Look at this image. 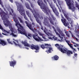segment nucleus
I'll use <instances>...</instances> for the list:
<instances>
[{
	"mask_svg": "<svg viewBox=\"0 0 79 79\" xmlns=\"http://www.w3.org/2000/svg\"><path fill=\"white\" fill-rule=\"evenodd\" d=\"M22 43L24 45L25 47H29V44L27 42H26V41L23 42Z\"/></svg>",
	"mask_w": 79,
	"mask_h": 79,
	"instance_id": "23",
	"label": "nucleus"
},
{
	"mask_svg": "<svg viewBox=\"0 0 79 79\" xmlns=\"http://www.w3.org/2000/svg\"><path fill=\"white\" fill-rule=\"evenodd\" d=\"M48 2L51 8H52L53 12H54V13L56 14V16H58L59 13H58V11L56 10V9L55 8H53V6H52V4H50V3H49V2Z\"/></svg>",
	"mask_w": 79,
	"mask_h": 79,
	"instance_id": "10",
	"label": "nucleus"
},
{
	"mask_svg": "<svg viewBox=\"0 0 79 79\" xmlns=\"http://www.w3.org/2000/svg\"><path fill=\"white\" fill-rule=\"evenodd\" d=\"M27 36L28 37H33V39L36 41L39 42L40 41H43L42 40L40 37L38 36V34L32 35V34L30 33H28Z\"/></svg>",
	"mask_w": 79,
	"mask_h": 79,
	"instance_id": "5",
	"label": "nucleus"
},
{
	"mask_svg": "<svg viewBox=\"0 0 79 79\" xmlns=\"http://www.w3.org/2000/svg\"><path fill=\"white\" fill-rule=\"evenodd\" d=\"M52 27L54 29V31L56 33V35H58L59 38H60V40H63V37L62 35L61 36V35H60V34L58 33V32H57V31L56 30V29H55L54 27Z\"/></svg>",
	"mask_w": 79,
	"mask_h": 79,
	"instance_id": "12",
	"label": "nucleus"
},
{
	"mask_svg": "<svg viewBox=\"0 0 79 79\" xmlns=\"http://www.w3.org/2000/svg\"><path fill=\"white\" fill-rule=\"evenodd\" d=\"M18 25H19V27H21V28H22L23 27V26H22V25H21V24H20L19 22L18 23V24H17V26L18 29H18L19 30V29L20 28V27H18Z\"/></svg>",
	"mask_w": 79,
	"mask_h": 79,
	"instance_id": "29",
	"label": "nucleus"
},
{
	"mask_svg": "<svg viewBox=\"0 0 79 79\" xmlns=\"http://www.w3.org/2000/svg\"><path fill=\"white\" fill-rule=\"evenodd\" d=\"M64 40L66 42V43H67V44H68V45H69V42H70V41H68V40L65 39Z\"/></svg>",
	"mask_w": 79,
	"mask_h": 79,
	"instance_id": "40",
	"label": "nucleus"
},
{
	"mask_svg": "<svg viewBox=\"0 0 79 79\" xmlns=\"http://www.w3.org/2000/svg\"><path fill=\"white\" fill-rule=\"evenodd\" d=\"M62 36H63V37H64V35L63 34V35H62Z\"/></svg>",
	"mask_w": 79,
	"mask_h": 79,
	"instance_id": "62",
	"label": "nucleus"
},
{
	"mask_svg": "<svg viewBox=\"0 0 79 79\" xmlns=\"http://www.w3.org/2000/svg\"><path fill=\"white\" fill-rule=\"evenodd\" d=\"M48 39H51L52 37H49L48 38Z\"/></svg>",
	"mask_w": 79,
	"mask_h": 79,
	"instance_id": "59",
	"label": "nucleus"
},
{
	"mask_svg": "<svg viewBox=\"0 0 79 79\" xmlns=\"http://www.w3.org/2000/svg\"><path fill=\"white\" fill-rule=\"evenodd\" d=\"M9 14L10 15H12V13H11V12H10Z\"/></svg>",
	"mask_w": 79,
	"mask_h": 79,
	"instance_id": "53",
	"label": "nucleus"
},
{
	"mask_svg": "<svg viewBox=\"0 0 79 79\" xmlns=\"http://www.w3.org/2000/svg\"><path fill=\"white\" fill-rule=\"evenodd\" d=\"M18 19L19 20L20 23H23V20H22V19H21L20 17H19Z\"/></svg>",
	"mask_w": 79,
	"mask_h": 79,
	"instance_id": "41",
	"label": "nucleus"
},
{
	"mask_svg": "<svg viewBox=\"0 0 79 79\" xmlns=\"http://www.w3.org/2000/svg\"><path fill=\"white\" fill-rule=\"evenodd\" d=\"M30 19L32 23H33V20L32 19Z\"/></svg>",
	"mask_w": 79,
	"mask_h": 79,
	"instance_id": "56",
	"label": "nucleus"
},
{
	"mask_svg": "<svg viewBox=\"0 0 79 79\" xmlns=\"http://www.w3.org/2000/svg\"><path fill=\"white\" fill-rule=\"evenodd\" d=\"M32 25L33 27L34 28H35V23H34V22H32Z\"/></svg>",
	"mask_w": 79,
	"mask_h": 79,
	"instance_id": "43",
	"label": "nucleus"
},
{
	"mask_svg": "<svg viewBox=\"0 0 79 79\" xmlns=\"http://www.w3.org/2000/svg\"><path fill=\"white\" fill-rule=\"evenodd\" d=\"M41 29H42V30H44V28H43V27H41Z\"/></svg>",
	"mask_w": 79,
	"mask_h": 79,
	"instance_id": "60",
	"label": "nucleus"
},
{
	"mask_svg": "<svg viewBox=\"0 0 79 79\" xmlns=\"http://www.w3.org/2000/svg\"><path fill=\"white\" fill-rule=\"evenodd\" d=\"M51 16L53 21H55V20L56 19V18L54 17V16H53V15H51Z\"/></svg>",
	"mask_w": 79,
	"mask_h": 79,
	"instance_id": "39",
	"label": "nucleus"
},
{
	"mask_svg": "<svg viewBox=\"0 0 79 79\" xmlns=\"http://www.w3.org/2000/svg\"><path fill=\"white\" fill-rule=\"evenodd\" d=\"M15 42H16L17 44H18V40H15Z\"/></svg>",
	"mask_w": 79,
	"mask_h": 79,
	"instance_id": "52",
	"label": "nucleus"
},
{
	"mask_svg": "<svg viewBox=\"0 0 79 79\" xmlns=\"http://www.w3.org/2000/svg\"><path fill=\"white\" fill-rule=\"evenodd\" d=\"M57 0V2L58 3V4L60 6L61 4H62V2L60 1V0Z\"/></svg>",
	"mask_w": 79,
	"mask_h": 79,
	"instance_id": "33",
	"label": "nucleus"
},
{
	"mask_svg": "<svg viewBox=\"0 0 79 79\" xmlns=\"http://www.w3.org/2000/svg\"><path fill=\"white\" fill-rule=\"evenodd\" d=\"M40 47L41 48H42V49H43V50H44V49L45 48V46H44V44L41 45Z\"/></svg>",
	"mask_w": 79,
	"mask_h": 79,
	"instance_id": "36",
	"label": "nucleus"
},
{
	"mask_svg": "<svg viewBox=\"0 0 79 79\" xmlns=\"http://www.w3.org/2000/svg\"><path fill=\"white\" fill-rule=\"evenodd\" d=\"M44 32L46 33V35H48V37H50V36L52 35V31L50 30H49L48 31L46 30H44Z\"/></svg>",
	"mask_w": 79,
	"mask_h": 79,
	"instance_id": "15",
	"label": "nucleus"
},
{
	"mask_svg": "<svg viewBox=\"0 0 79 79\" xmlns=\"http://www.w3.org/2000/svg\"><path fill=\"white\" fill-rule=\"evenodd\" d=\"M10 66L14 67V66L16 64V61L15 60H13V61H9Z\"/></svg>",
	"mask_w": 79,
	"mask_h": 79,
	"instance_id": "14",
	"label": "nucleus"
},
{
	"mask_svg": "<svg viewBox=\"0 0 79 79\" xmlns=\"http://www.w3.org/2000/svg\"><path fill=\"white\" fill-rule=\"evenodd\" d=\"M39 34H40V35H41V36H42L43 35L42 34V33H41L40 32H39Z\"/></svg>",
	"mask_w": 79,
	"mask_h": 79,
	"instance_id": "48",
	"label": "nucleus"
},
{
	"mask_svg": "<svg viewBox=\"0 0 79 79\" xmlns=\"http://www.w3.org/2000/svg\"><path fill=\"white\" fill-rule=\"evenodd\" d=\"M7 41L9 44H13V43H12L10 41V39H7Z\"/></svg>",
	"mask_w": 79,
	"mask_h": 79,
	"instance_id": "38",
	"label": "nucleus"
},
{
	"mask_svg": "<svg viewBox=\"0 0 79 79\" xmlns=\"http://www.w3.org/2000/svg\"><path fill=\"white\" fill-rule=\"evenodd\" d=\"M72 49H73V50L74 51H75V52H77V51H76V48H73Z\"/></svg>",
	"mask_w": 79,
	"mask_h": 79,
	"instance_id": "51",
	"label": "nucleus"
},
{
	"mask_svg": "<svg viewBox=\"0 0 79 79\" xmlns=\"http://www.w3.org/2000/svg\"><path fill=\"white\" fill-rule=\"evenodd\" d=\"M43 39H46V38H45V37L44 36H43Z\"/></svg>",
	"mask_w": 79,
	"mask_h": 79,
	"instance_id": "58",
	"label": "nucleus"
},
{
	"mask_svg": "<svg viewBox=\"0 0 79 79\" xmlns=\"http://www.w3.org/2000/svg\"><path fill=\"white\" fill-rule=\"evenodd\" d=\"M18 32L19 33H20V34H23V35H25V36H26V37H28V39H30V38L27 35V33H26V32H25V31L22 32V31H21L20 30H19V29H18Z\"/></svg>",
	"mask_w": 79,
	"mask_h": 79,
	"instance_id": "20",
	"label": "nucleus"
},
{
	"mask_svg": "<svg viewBox=\"0 0 79 79\" xmlns=\"http://www.w3.org/2000/svg\"><path fill=\"white\" fill-rule=\"evenodd\" d=\"M71 43L73 44H74L75 45H76V43L75 42H74V41H71Z\"/></svg>",
	"mask_w": 79,
	"mask_h": 79,
	"instance_id": "46",
	"label": "nucleus"
},
{
	"mask_svg": "<svg viewBox=\"0 0 79 79\" xmlns=\"http://www.w3.org/2000/svg\"><path fill=\"white\" fill-rule=\"evenodd\" d=\"M76 7H77V8H79V5L78 4H77V3L76 4Z\"/></svg>",
	"mask_w": 79,
	"mask_h": 79,
	"instance_id": "44",
	"label": "nucleus"
},
{
	"mask_svg": "<svg viewBox=\"0 0 79 79\" xmlns=\"http://www.w3.org/2000/svg\"><path fill=\"white\" fill-rule=\"evenodd\" d=\"M77 36H78V37H79V34H77Z\"/></svg>",
	"mask_w": 79,
	"mask_h": 79,
	"instance_id": "61",
	"label": "nucleus"
},
{
	"mask_svg": "<svg viewBox=\"0 0 79 79\" xmlns=\"http://www.w3.org/2000/svg\"><path fill=\"white\" fill-rule=\"evenodd\" d=\"M77 48V49H78V50L79 51V48Z\"/></svg>",
	"mask_w": 79,
	"mask_h": 79,
	"instance_id": "63",
	"label": "nucleus"
},
{
	"mask_svg": "<svg viewBox=\"0 0 79 79\" xmlns=\"http://www.w3.org/2000/svg\"><path fill=\"white\" fill-rule=\"evenodd\" d=\"M57 30L60 34H61L62 33V31H61V29H60L59 28H57Z\"/></svg>",
	"mask_w": 79,
	"mask_h": 79,
	"instance_id": "34",
	"label": "nucleus"
},
{
	"mask_svg": "<svg viewBox=\"0 0 79 79\" xmlns=\"http://www.w3.org/2000/svg\"><path fill=\"white\" fill-rule=\"evenodd\" d=\"M33 15L34 16V17H35V18L36 21L37 23H39L40 25H41V22H40L39 21V18L37 17V16L36 14L34 13Z\"/></svg>",
	"mask_w": 79,
	"mask_h": 79,
	"instance_id": "19",
	"label": "nucleus"
},
{
	"mask_svg": "<svg viewBox=\"0 0 79 79\" xmlns=\"http://www.w3.org/2000/svg\"><path fill=\"white\" fill-rule=\"evenodd\" d=\"M16 15L15 14L13 16V18L15 23L16 26H18V23L19 22V21H18V19H15L16 18Z\"/></svg>",
	"mask_w": 79,
	"mask_h": 79,
	"instance_id": "16",
	"label": "nucleus"
},
{
	"mask_svg": "<svg viewBox=\"0 0 79 79\" xmlns=\"http://www.w3.org/2000/svg\"><path fill=\"white\" fill-rule=\"evenodd\" d=\"M1 44L3 46H5L6 45V42L5 41L0 39V45Z\"/></svg>",
	"mask_w": 79,
	"mask_h": 79,
	"instance_id": "21",
	"label": "nucleus"
},
{
	"mask_svg": "<svg viewBox=\"0 0 79 79\" xmlns=\"http://www.w3.org/2000/svg\"><path fill=\"white\" fill-rule=\"evenodd\" d=\"M64 16L65 18L69 21H71V18L69 17V15L68 14L64 13Z\"/></svg>",
	"mask_w": 79,
	"mask_h": 79,
	"instance_id": "17",
	"label": "nucleus"
},
{
	"mask_svg": "<svg viewBox=\"0 0 79 79\" xmlns=\"http://www.w3.org/2000/svg\"><path fill=\"white\" fill-rule=\"evenodd\" d=\"M75 45H74V47H79V45H78V44H76Z\"/></svg>",
	"mask_w": 79,
	"mask_h": 79,
	"instance_id": "45",
	"label": "nucleus"
},
{
	"mask_svg": "<svg viewBox=\"0 0 79 79\" xmlns=\"http://www.w3.org/2000/svg\"><path fill=\"white\" fill-rule=\"evenodd\" d=\"M0 15L6 27L10 26L11 25V23L10 21L8 20V19L7 18V16H8V15L3 11H2L0 12Z\"/></svg>",
	"mask_w": 79,
	"mask_h": 79,
	"instance_id": "1",
	"label": "nucleus"
},
{
	"mask_svg": "<svg viewBox=\"0 0 79 79\" xmlns=\"http://www.w3.org/2000/svg\"><path fill=\"white\" fill-rule=\"evenodd\" d=\"M25 5L27 9H28V10H30V11L32 13H33V11L32 9H31V7H30V6H29V5L27 3H25Z\"/></svg>",
	"mask_w": 79,
	"mask_h": 79,
	"instance_id": "18",
	"label": "nucleus"
},
{
	"mask_svg": "<svg viewBox=\"0 0 79 79\" xmlns=\"http://www.w3.org/2000/svg\"><path fill=\"white\" fill-rule=\"evenodd\" d=\"M61 17L62 19H61V21L63 23L64 25L66 27L67 26H68V25H69V23L67 22H66V19H64V17L63 16V15H61Z\"/></svg>",
	"mask_w": 79,
	"mask_h": 79,
	"instance_id": "8",
	"label": "nucleus"
},
{
	"mask_svg": "<svg viewBox=\"0 0 79 79\" xmlns=\"http://www.w3.org/2000/svg\"><path fill=\"white\" fill-rule=\"evenodd\" d=\"M44 23L45 26H47L48 27H50V24L48 22H44Z\"/></svg>",
	"mask_w": 79,
	"mask_h": 79,
	"instance_id": "28",
	"label": "nucleus"
},
{
	"mask_svg": "<svg viewBox=\"0 0 79 79\" xmlns=\"http://www.w3.org/2000/svg\"><path fill=\"white\" fill-rule=\"evenodd\" d=\"M18 11L19 10V12L20 14L22 15V16H23L24 18L26 20H28L27 19V17H26V15H25V12L24 11V7L22 5H20L18 7V8L17 9Z\"/></svg>",
	"mask_w": 79,
	"mask_h": 79,
	"instance_id": "4",
	"label": "nucleus"
},
{
	"mask_svg": "<svg viewBox=\"0 0 79 79\" xmlns=\"http://www.w3.org/2000/svg\"><path fill=\"white\" fill-rule=\"evenodd\" d=\"M25 23L26 24L27 26L30 30H31V31H34V29L32 26V24H28V22L27 21H25Z\"/></svg>",
	"mask_w": 79,
	"mask_h": 79,
	"instance_id": "13",
	"label": "nucleus"
},
{
	"mask_svg": "<svg viewBox=\"0 0 79 79\" xmlns=\"http://www.w3.org/2000/svg\"><path fill=\"white\" fill-rule=\"evenodd\" d=\"M32 50H35V52L38 53L39 52V47L38 45H34V44H32L31 45L29 44V47Z\"/></svg>",
	"mask_w": 79,
	"mask_h": 79,
	"instance_id": "6",
	"label": "nucleus"
},
{
	"mask_svg": "<svg viewBox=\"0 0 79 79\" xmlns=\"http://www.w3.org/2000/svg\"><path fill=\"white\" fill-rule=\"evenodd\" d=\"M56 47H57V49L61 51V52L63 53H67L68 56H71V54H73V52L70 50H68V49L66 48H63L61 47L60 46V45L58 44H55Z\"/></svg>",
	"mask_w": 79,
	"mask_h": 79,
	"instance_id": "3",
	"label": "nucleus"
},
{
	"mask_svg": "<svg viewBox=\"0 0 79 79\" xmlns=\"http://www.w3.org/2000/svg\"><path fill=\"white\" fill-rule=\"evenodd\" d=\"M61 17L62 19H61V21L63 23L64 25L66 27L67 26H68V25H69V23L67 22H66V19H64V17L63 16V15H61Z\"/></svg>",
	"mask_w": 79,
	"mask_h": 79,
	"instance_id": "9",
	"label": "nucleus"
},
{
	"mask_svg": "<svg viewBox=\"0 0 79 79\" xmlns=\"http://www.w3.org/2000/svg\"><path fill=\"white\" fill-rule=\"evenodd\" d=\"M25 48H26V49H27V50H29V48L27 47H25Z\"/></svg>",
	"mask_w": 79,
	"mask_h": 79,
	"instance_id": "55",
	"label": "nucleus"
},
{
	"mask_svg": "<svg viewBox=\"0 0 79 79\" xmlns=\"http://www.w3.org/2000/svg\"><path fill=\"white\" fill-rule=\"evenodd\" d=\"M10 10H11V11H12V13H13V12H14V11H13V9H10Z\"/></svg>",
	"mask_w": 79,
	"mask_h": 79,
	"instance_id": "49",
	"label": "nucleus"
},
{
	"mask_svg": "<svg viewBox=\"0 0 79 79\" xmlns=\"http://www.w3.org/2000/svg\"><path fill=\"white\" fill-rule=\"evenodd\" d=\"M39 18L40 19H44V15H41L39 16Z\"/></svg>",
	"mask_w": 79,
	"mask_h": 79,
	"instance_id": "32",
	"label": "nucleus"
},
{
	"mask_svg": "<svg viewBox=\"0 0 79 79\" xmlns=\"http://www.w3.org/2000/svg\"><path fill=\"white\" fill-rule=\"evenodd\" d=\"M52 38H53V39L54 40H58V41H59L60 42H61V41H63V40H61V39H60V38H59V39H60V40L58 39V38L56 37L55 36L53 37Z\"/></svg>",
	"mask_w": 79,
	"mask_h": 79,
	"instance_id": "26",
	"label": "nucleus"
},
{
	"mask_svg": "<svg viewBox=\"0 0 79 79\" xmlns=\"http://www.w3.org/2000/svg\"><path fill=\"white\" fill-rule=\"evenodd\" d=\"M65 34H66V35L68 37H70V33L72 35V32L71 31H69V32L67 31H66L65 32Z\"/></svg>",
	"mask_w": 79,
	"mask_h": 79,
	"instance_id": "22",
	"label": "nucleus"
},
{
	"mask_svg": "<svg viewBox=\"0 0 79 79\" xmlns=\"http://www.w3.org/2000/svg\"><path fill=\"white\" fill-rule=\"evenodd\" d=\"M37 3L40 6L41 9L42 10V11L44 12V13L46 14V15H49V13H50L51 12L50 11V10H47V7L45 6V4L42 1V0H37Z\"/></svg>",
	"mask_w": 79,
	"mask_h": 79,
	"instance_id": "2",
	"label": "nucleus"
},
{
	"mask_svg": "<svg viewBox=\"0 0 79 79\" xmlns=\"http://www.w3.org/2000/svg\"><path fill=\"white\" fill-rule=\"evenodd\" d=\"M4 32H6L7 34H9L10 33V32L9 31H6L5 30H4Z\"/></svg>",
	"mask_w": 79,
	"mask_h": 79,
	"instance_id": "47",
	"label": "nucleus"
},
{
	"mask_svg": "<svg viewBox=\"0 0 79 79\" xmlns=\"http://www.w3.org/2000/svg\"><path fill=\"white\" fill-rule=\"evenodd\" d=\"M2 34H3V35H6V34H4L3 33H2Z\"/></svg>",
	"mask_w": 79,
	"mask_h": 79,
	"instance_id": "57",
	"label": "nucleus"
},
{
	"mask_svg": "<svg viewBox=\"0 0 79 79\" xmlns=\"http://www.w3.org/2000/svg\"><path fill=\"white\" fill-rule=\"evenodd\" d=\"M53 0V1H54V3L56 4V5L58 7V8L59 10V11L60 12H61V9H60V8L59 6H58V4H57V3L56 2V0Z\"/></svg>",
	"mask_w": 79,
	"mask_h": 79,
	"instance_id": "25",
	"label": "nucleus"
},
{
	"mask_svg": "<svg viewBox=\"0 0 79 79\" xmlns=\"http://www.w3.org/2000/svg\"><path fill=\"white\" fill-rule=\"evenodd\" d=\"M9 0V1H10V2H11V3H13V0Z\"/></svg>",
	"mask_w": 79,
	"mask_h": 79,
	"instance_id": "54",
	"label": "nucleus"
},
{
	"mask_svg": "<svg viewBox=\"0 0 79 79\" xmlns=\"http://www.w3.org/2000/svg\"><path fill=\"white\" fill-rule=\"evenodd\" d=\"M44 46H45L46 48H48V50H46L45 51L46 52H47L48 54L49 53H52V48L50 47H49V45L48 44H45Z\"/></svg>",
	"mask_w": 79,
	"mask_h": 79,
	"instance_id": "11",
	"label": "nucleus"
},
{
	"mask_svg": "<svg viewBox=\"0 0 79 79\" xmlns=\"http://www.w3.org/2000/svg\"><path fill=\"white\" fill-rule=\"evenodd\" d=\"M49 21L51 24H52V25H54V23L52 19H50Z\"/></svg>",
	"mask_w": 79,
	"mask_h": 79,
	"instance_id": "37",
	"label": "nucleus"
},
{
	"mask_svg": "<svg viewBox=\"0 0 79 79\" xmlns=\"http://www.w3.org/2000/svg\"><path fill=\"white\" fill-rule=\"evenodd\" d=\"M26 13L27 15L28 16L29 18H31V15L29 11H26Z\"/></svg>",
	"mask_w": 79,
	"mask_h": 79,
	"instance_id": "27",
	"label": "nucleus"
},
{
	"mask_svg": "<svg viewBox=\"0 0 79 79\" xmlns=\"http://www.w3.org/2000/svg\"><path fill=\"white\" fill-rule=\"evenodd\" d=\"M52 59H54V60H58L59 59V57L57 55H55L53 57H52Z\"/></svg>",
	"mask_w": 79,
	"mask_h": 79,
	"instance_id": "24",
	"label": "nucleus"
},
{
	"mask_svg": "<svg viewBox=\"0 0 79 79\" xmlns=\"http://www.w3.org/2000/svg\"><path fill=\"white\" fill-rule=\"evenodd\" d=\"M74 56H77V53H76L75 54H74Z\"/></svg>",
	"mask_w": 79,
	"mask_h": 79,
	"instance_id": "50",
	"label": "nucleus"
},
{
	"mask_svg": "<svg viewBox=\"0 0 79 79\" xmlns=\"http://www.w3.org/2000/svg\"><path fill=\"white\" fill-rule=\"evenodd\" d=\"M11 32H12V33H10V35H11L15 37H17V35H15V34L13 33V31H11Z\"/></svg>",
	"mask_w": 79,
	"mask_h": 79,
	"instance_id": "30",
	"label": "nucleus"
},
{
	"mask_svg": "<svg viewBox=\"0 0 79 79\" xmlns=\"http://www.w3.org/2000/svg\"><path fill=\"white\" fill-rule=\"evenodd\" d=\"M69 47H70V48H71L73 49V47L72 46L73 45V44H69L68 45Z\"/></svg>",
	"mask_w": 79,
	"mask_h": 79,
	"instance_id": "42",
	"label": "nucleus"
},
{
	"mask_svg": "<svg viewBox=\"0 0 79 79\" xmlns=\"http://www.w3.org/2000/svg\"><path fill=\"white\" fill-rule=\"evenodd\" d=\"M67 4V5L69 7V9H71L72 11H74L75 10V7H74V6H72L71 5V0H65Z\"/></svg>",
	"mask_w": 79,
	"mask_h": 79,
	"instance_id": "7",
	"label": "nucleus"
},
{
	"mask_svg": "<svg viewBox=\"0 0 79 79\" xmlns=\"http://www.w3.org/2000/svg\"><path fill=\"white\" fill-rule=\"evenodd\" d=\"M76 39L77 40V38H76Z\"/></svg>",
	"mask_w": 79,
	"mask_h": 79,
	"instance_id": "64",
	"label": "nucleus"
},
{
	"mask_svg": "<svg viewBox=\"0 0 79 79\" xmlns=\"http://www.w3.org/2000/svg\"><path fill=\"white\" fill-rule=\"evenodd\" d=\"M29 2L31 8H33V9H34V5L31 2Z\"/></svg>",
	"mask_w": 79,
	"mask_h": 79,
	"instance_id": "31",
	"label": "nucleus"
},
{
	"mask_svg": "<svg viewBox=\"0 0 79 79\" xmlns=\"http://www.w3.org/2000/svg\"><path fill=\"white\" fill-rule=\"evenodd\" d=\"M13 42L14 44H15V45H18V46H19V47H20L21 48L22 47V46H21V45L20 44H17L16 43V42H15L14 41H13Z\"/></svg>",
	"mask_w": 79,
	"mask_h": 79,
	"instance_id": "35",
	"label": "nucleus"
}]
</instances>
